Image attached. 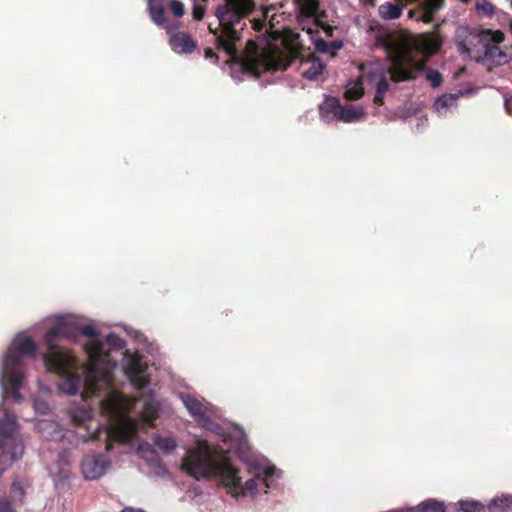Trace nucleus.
<instances>
[{
  "mask_svg": "<svg viewBox=\"0 0 512 512\" xmlns=\"http://www.w3.org/2000/svg\"><path fill=\"white\" fill-rule=\"evenodd\" d=\"M182 470L196 480L219 478L229 489L241 488L243 495L255 493L258 480L268 487L267 477L272 476V471L266 470V477L249 479L242 487L239 470L233 465L227 452L204 439L197 440L196 446L187 451L183 458Z\"/></svg>",
  "mask_w": 512,
  "mask_h": 512,
  "instance_id": "f257e3e1",
  "label": "nucleus"
},
{
  "mask_svg": "<svg viewBox=\"0 0 512 512\" xmlns=\"http://www.w3.org/2000/svg\"><path fill=\"white\" fill-rule=\"evenodd\" d=\"M79 331L90 338L84 345L89 358L88 375L85 379L86 393L101 396L103 392L107 395L101 401V410L108 416H115L122 410L124 401V396L113 388L112 370L116 367V362L104 350L103 343L98 340L99 333L93 326L82 325Z\"/></svg>",
  "mask_w": 512,
  "mask_h": 512,
  "instance_id": "f03ea898",
  "label": "nucleus"
},
{
  "mask_svg": "<svg viewBox=\"0 0 512 512\" xmlns=\"http://www.w3.org/2000/svg\"><path fill=\"white\" fill-rule=\"evenodd\" d=\"M440 44L437 37L428 33L414 37L408 34H391L385 37L382 45L390 59L388 73L391 79L394 82L411 79L413 71L421 70L424 65L422 60H414V52L431 55L439 49Z\"/></svg>",
  "mask_w": 512,
  "mask_h": 512,
  "instance_id": "7ed1b4c3",
  "label": "nucleus"
},
{
  "mask_svg": "<svg viewBox=\"0 0 512 512\" xmlns=\"http://www.w3.org/2000/svg\"><path fill=\"white\" fill-rule=\"evenodd\" d=\"M256 10V0H222L215 8L214 15L218 27L209 25L214 36V43L219 51L225 52L230 58L238 56V43L242 40V32L246 20Z\"/></svg>",
  "mask_w": 512,
  "mask_h": 512,
  "instance_id": "20e7f679",
  "label": "nucleus"
},
{
  "mask_svg": "<svg viewBox=\"0 0 512 512\" xmlns=\"http://www.w3.org/2000/svg\"><path fill=\"white\" fill-rule=\"evenodd\" d=\"M70 336V327L59 322L53 326L45 335V343L48 351L44 354V363L47 369L61 376L64 379L62 389L70 395L79 391L81 377L71 371L78 365V358L68 349L59 345L61 338Z\"/></svg>",
  "mask_w": 512,
  "mask_h": 512,
  "instance_id": "39448f33",
  "label": "nucleus"
},
{
  "mask_svg": "<svg viewBox=\"0 0 512 512\" xmlns=\"http://www.w3.org/2000/svg\"><path fill=\"white\" fill-rule=\"evenodd\" d=\"M284 49L264 54L261 62L266 71L286 70L297 60L300 61L301 75L307 80H318L325 67L324 63L311 52L305 51L294 41L284 40Z\"/></svg>",
  "mask_w": 512,
  "mask_h": 512,
  "instance_id": "423d86ee",
  "label": "nucleus"
},
{
  "mask_svg": "<svg viewBox=\"0 0 512 512\" xmlns=\"http://www.w3.org/2000/svg\"><path fill=\"white\" fill-rule=\"evenodd\" d=\"M493 40L491 30L479 32L467 27H459L456 30L455 42L458 51L464 55L479 54L483 51V45H488Z\"/></svg>",
  "mask_w": 512,
  "mask_h": 512,
  "instance_id": "0eeeda50",
  "label": "nucleus"
},
{
  "mask_svg": "<svg viewBox=\"0 0 512 512\" xmlns=\"http://www.w3.org/2000/svg\"><path fill=\"white\" fill-rule=\"evenodd\" d=\"M321 118L325 121L352 122V105H342L339 98L326 96L319 105Z\"/></svg>",
  "mask_w": 512,
  "mask_h": 512,
  "instance_id": "6e6552de",
  "label": "nucleus"
},
{
  "mask_svg": "<svg viewBox=\"0 0 512 512\" xmlns=\"http://www.w3.org/2000/svg\"><path fill=\"white\" fill-rule=\"evenodd\" d=\"M493 40L488 45H483L484 59L495 65H503L509 62L510 55L500 46L504 40V34L501 31H491Z\"/></svg>",
  "mask_w": 512,
  "mask_h": 512,
  "instance_id": "1a4fd4ad",
  "label": "nucleus"
},
{
  "mask_svg": "<svg viewBox=\"0 0 512 512\" xmlns=\"http://www.w3.org/2000/svg\"><path fill=\"white\" fill-rule=\"evenodd\" d=\"M138 432V425L135 420L128 416H122L119 421L112 426L106 435L121 443H128Z\"/></svg>",
  "mask_w": 512,
  "mask_h": 512,
  "instance_id": "9d476101",
  "label": "nucleus"
},
{
  "mask_svg": "<svg viewBox=\"0 0 512 512\" xmlns=\"http://www.w3.org/2000/svg\"><path fill=\"white\" fill-rule=\"evenodd\" d=\"M125 372L137 389H142L147 385L146 366L143 364L142 357L139 354L135 353L128 356Z\"/></svg>",
  "mask_w": 512,
  "mask_h": 512,
  "instance_id": "9b49d317",
  "label": "nucleus"
},
{
  "mask_svg": "<svg viewBox=\"0 0 512 512\" xmlns=\"http://www.w3.org/2000/svg\"><path fill=\"white\" fill-rule=\"evenodd\" d=\"M109 460L103 455L86 456L81 463V471L85 479L95 480L105 474Z\"/></svg>",
  "mask_w": 512,
  "mask_h": 512,
  "instance_id": "f8f14e48",
  "label": "nucleus"
},
{
  "mask_svg": "<svg viewBox=\"0 0 512 512\" xmlns=\"http://www.w3.org/2000/svg\"><path fill=\"white\" fill-rule=\"evenodd\" d=\"M171 28L169 34V45L171 49L178 54H191L197 48L196 41L191 35L184 31H173Z\"/></svg>",
  "mask_w": 512,
  "mask_h": 512,
  "instance_id": "ddd939ff",
  "label": "nucleus"
},
{
  "mask_svg": "<svg viewBox=\"0 0 512 512\" xmlns=\"http://www.w3.org/2000/svg\"><path fill=\"white\" fill-rule=\"evenodd\" d=\"M147 12L155 25L164 28L167 33L171 32V28L174 27V24L165 16L163 0H147Z\"/></svg>",
  "mask_w": 512,
  "mask_h": 512,
  "instance_id": "4468645a",
  "label": "nucleus"
},
{
  "mask_svg": "<svg viewBox=\"0 0 512 512\" xmlns=\"http://www.w3.org/2000/svg\"><path fill=\"white\" fill-rule=\"evenodd\" d=\"M367 80L376 84V95L374 101L382 103L383 95L388 91L389 84L387 82L386 74L384 71H370Z\"/></svg>",
  "mask_w": 512,
  "mask_h": 512,
  "instance_id": "2eb2a0df",
  "label": "nucleus"
},
{
  "mask_svg": "<svg viewBox=\"0 0 512 512\" xmlns=\"http://www.w3.org/2000/svg\"><path fill=\"white\" fill-rule=\"evenodd\" d=\"M182 400L189 413L197 421L202 422L208 419L206 415V408L204 407L200 400L191 395L183 396Z\"/></svg>",
  "mask_w": 512,
  "mask_h": 512,
  "instance_id": "dca6fc26",
  "label": "nucleus"
},
{
  "mask_svg": "<svg viewBox=\"0 0 512 512\" xmlns=\"http://www.w3.org/2000/svg\"><path fill=\"white\" fill-rule=\"evenodd\" d=\"M159 404L153 398L147 399L140 412L141 419L150 427L154 425L155 420L158 418Z\"/></svg>",
  "mask_w": 512,
  "mask_h": 512,
  "instance_id": "f3484780",
  "label": "nucleus"
},
{
  "mask_svg": "<svg viewBox=\"0 0 512 512\" xmlns=\"http://www.w3.org/2000/svg\"><path fill=\"white\" fill-rule=\"evenodd\" d=\"M16 425L15 418L8 414L0 420V448L5 446L7 440L12 439Z\"/></svg>",
  "mask_w": 512,
  "mask_h": 512,
  "instance_id": "a211bd4d",
  "label": "nucleus"
},
{
  "mask_svg": "<svg viewBox=\"0 0 512 512\" xmlns=\"http://www.w3.org/2000/svg\"><path fill=\"white\" fill-rule=\"evenodd\" d=\"M403 9V4L385 2L379 6L378 13L384 20H394L402 15Z\"/></svg>",
  "mask_w": 512,
  "mask_h": 512,
  "instance_id": "6ab92c4d",
  "label": "nucleus"
},
{
  "mask_svg": "<svg viewBox=\"0 0 512 512\" xmlns=\"http://www.w3.org/2000/svg\"><path fill=\"white\" fill-rule=\"evenodd\" d=\"M294 3L301 16L313 19L316 18L319 8L318 0H294Z\"/></svg>",
  "mask_w": 512,
  "mask_h": 512,
  "instance_id": "aec40b11",
  "label": "nucleus"
},
{
  "mask_svg": "<svg viewBox=\"0 0 512 512\" xmlns=\"http://www.w3.org/2000/svg\"><path fill=\"white\" fill-rule=\"evenodd\" d=\"M23 355L15 349L10 348L4 358L3 370H22Z\"/></svg>",
  "mask_w": 512,
  "mask_h": 512,
  "instance_id": "412c9836",
  "label": "nucleus"
},
{
  "mask_svg": "<svg viewBox=\"0 0 512 512\" xmlns=\"http://www.w3.org/2000/svg\"><path fill=\"white\" fill-rule=\"evenodd\" d=\"M271 10H272V7L266 8L263 11V17L262 18H252V19L249 20L251 25H252L253 30H255L256 32L262 31V29L265 27V23H266L267 20H268L269 28L271 30H273V28L275 27V22H276L277 15L273 14V15L270 16L269 12Z\"/></svg>",
  "mask_w": 512,
  "mask_h": 512,
  "instance_id": "4be33fe9",
  "label": "nucleus"
},
{
  "mask_svg": "<svg viewBox=\"0 0 512 512\" xmlns=\"http://www.w3.org/2000/svg\"><path fill=\"white\" fill-rule=\"evenodd\" d=\"M3 375L7 378L13 394L15 397H19V389L22 386L23 371L22 370H3Z\"/></svg>",
  "mask_w": 512,
  "mask_h": 512,
  "instance_id": "5701e85b",
  "label": "nucleus"
},
{
  "mask_svg": "<svg viewBox=\"0 0 512 512\" xmlns=\"http://www.w3.org/2000/svg\"><path fill=\"white\" fill-rule=\"evenodd\" d=\"M93 412L90 408L80 407L71 412V418L75 425L86 426L91 421Z\"/></svg>",
  "mask_w": 512,
  "mask_h": 512,
  "instance_id": "b1692460",
  "label": "nucleus"
},
{
  "mask_svg": "<svg viewBox=\"0 0 512 512\" xmlns=\"http://www.w3.org/2000/svg\"><path fill=\"white\" fill-rule=\"evenodd\" d=\"M154 445L157 446L165 454L171 453L177 447L176 440L172 436L162 437L157 435L154 438Z\"/></svg>",
  "mask_w": 512,
  "mask_h": 512,
  "instance_id": "393cba45",
  "label": "nucleus"
},
{
  "mask_svg": "<svg viewBox=\"0 0 512 512\" xmlns=\"http://www.w3.org/2000/svg\"><path fill=\"white\" fill-rule=\"evenodd\" d=\"M23 452V447H19V454L16 453V451L9 453L5 450L2 451L0 454V477L2 474L7 470V468L15 461L17 460Z\"/></svg>",
  "mask_w": 512,
  "mask_h": 512,
  "instance_id": "a878e982",
  "label": "nucleus"
},
{
  "mask_svg": "<svg viewBox=\"0 0 512 512\" xmlns=\"http://www.w3.org/2000/svg\"><path fill=\"white\" fill-rule=\"evenodd\" d=\"M14 349L23 356H33L36 351V344L33 339L26 337L21 339Z\"/></svg>",
  "mask_w": 512,
  "mask_h": 512,
  "instance_id": "bb28decb",
  "label": "nucleus"
},
{
  "mask_svg": "<svg viewBox=\"0 0 512 512\" xmlns=\"http://www.w3.org/2000/svg\"><path fill=\"white\" fill-rule=\"evenodd\" d=\"M512 505V496L503 495L501 497L494 498L489 504V508L495 512H505L506 508Z\"/></svg>",
  "mask_w": 512,
  "mask_h": 512,
  "instance_id": "cd10ccee",
  "label": "nucleus"
},
{
  "mask_svg": "<svg viewBox=\"0 0 512 512\" xmlns=\"http://www.w3.org/2000/svg\"><path fill=\"white\" fill-rule=\"evenodd\" d=\"M455 102L456 97L454 95H443L436 100L434 107L439 114H443L444 111L452 107Z\"/></svg>",
  "mask_w": 512,
  "mask_h": 512,
  "instance_id": "c85d7f7f",
  "label": "nucleus"
},
{
  "mask_svg": "<svg viewBox=\"0 0 512 512\" xmlns=\"http://www.w3.org/2000/svg\"><path fill=\"white\" fill-rule=\"evenodd\" d=\"M418 512H444L442 503L435 500H427L414 507Z\"/></svg>",
  "mask_w": 512,
  "mask_h": 512,
  "instance_id": "c756f323",
  "label": "nucleus"
},
{
  "mask_svg": "<svg viewBox=\"0 0 512 512\" xmlns=\"http://www.w3.org/2000/svg\"><path fill=\"white\" fill-rule=\"evenodd\" d=\"M11 497L14 501L23 503L25 497V490L18 480H14L10 488Z\"/></svg>",
  "mask_w": 512,
  "mask_h": 512,
  "instance_id": "7c9ffc66",
  "label": "nucleus"
},
{
  "mask_svg": "<svg viewBox=\"0 0 512 512\" xmlns=\"http://www.w3.org/2000/svg\"><path fill=\"white\" fill-rule=\"evenodd\" d=\"M459 509L463 512H477L481 504L475 500H461L458 502Z\"/></svg>",
  "mask_w": 512,
  "mask_h": 512,
  "instance_id": "2f4dec72",
  "label": "nucleus"
},
{
  "mask_svg": "<svg viewBox=\"0 0 512 512\" xmlns=\"http://www.w3.org/2000/svg\"><path fill=\"white\" fill-rule=\"evenodd\" d=\"M168 7L171 13L177 18L182 17L185 14L184 4L179 0H170Z\"/></svg>",
  "mask_w": 512,
  "mask_h": 512,
  "instance_id": "473e14b6",
  "label": "nucleus"
},
{
  "mask_svg": "<svg viewBox=\"0 0 512 512\" xmlns=\"http://www.w3.org/2000/svg\"><path fill=\"white\" fill-rule=\"evenodd\" d=\"M476 10L478 13H482L484 15H492L494 13V6L487 0H477L476 2Z\"/></svg>",
  "mask_w": 512,
  "mask_h": 512,
  "instance_id": "72a5a7b5",
  "label": "nucleus"
},
{
  "mask_svg": "<svg viewBox=\"0 0 512 512\" xmlns=\"http://www.w3.org/2000/svg\"><path fill=\"white\" fill-rule=\"evenodd\" d=\"M426 78L431 83L433 87H438L442 83V76L441 74L436 70H427L426 71Z\"/></svg>",
  "mask_w": 512,
  "mask_h": 512,
  "instance_id": "f704fd0d",
  "label": "nucleus"
},
{
  "mask_svg": "<svg viewBox=\"0 0 512 512\" xmlns=\"http://www.w3.org/2000/svg\"><path fill=\"white\" fill-rule=\"evenodd\" d=\"M106 342L117 349L122 348L124 346V341L115 334L107 335Z\"/></svg>",
  "mask_w": 512,
  "mask_h": 512,
  "instance_id": "c9c22d12",
  "label": "nucleus"
},
{
  "mask_svg": "<svg viewBox=\"0 0 512 512\" xmlns=\"http://www.w3.org/2000/svg\"><path fill=\"white\" fill-rule=\"evenodd\" d=\"M206 9L200 4H195L192 10V17L196 21H201L205 16Z\"/></svg>",
  "mask_w": 512,
  "mask_h": 512,
  "instance_id": "e433bc0d",
  "label": "nucleus"
},
{
  "mask_svg": "<svg viewBox=\"0 0 512 512\" xmlns=\"http://www.w3.org/2000/svg\"><path fill=\"white\" fill-rule=\"evenodd\" d=\"M0 512H16L10 501L5 497H0Z\"/></svg>",
  "mask_w": 512,
  "mask_h": 512,
  "instance_id": "4c0bfd02",
  "label": "nucleus"
},
{
  "mask_svg": "<svg viewBox=\"0 0 512 512\" xmlns=\"http://www.w3.org/2000/svg\"><path fill=\"white\" fill-rule=\"evenodd\" d=\"M316 49L322 53H330V45L329 42H326L323 39H319L315 43Z\"/></svg>",
  "mask_w": 512,
  "mask_h": 512,
  "instance_id": "58836bf2",
  "label": "nucleus"
},
{
  "mask_svg": "<svg viewBox=\"0 0 512 512\" xmlns=\"http://www.w3.org/2000/svg\"><path fill=\"white\" fill-rule=\"evenodd\" d=\"M364 80L365 78L361 77L359 81H354V100L360 98L363 95V90L360 87V84H362Z\"/></svg>",
  "mask_w": 512,
  "mask_h": 512,
  "instance_id": "ea45409f",
  "label": "nucleus"
},
{
  "mask_svg": "<svg viewBox=\"0 0 512 512\" xmlns=\"http://www.w3.org/2000/svg\"><path fill=\"white\" fill-rule=\"evenodd\" d=\"M204 57L206 59H209L211 60L213 63L217 64L218 63V60H219V57L218 55L215 53V51L208 47L204 50Z\"/></svg>",
  "mask_w": 512,
  "mask_h": 512,
  "instance_id": "a19ab883",
  "label": "nucleus"
},
{
  "mask_svg": "<svg viewBox=\"0 0 512 512\" xmlns=\"http://www.w3.org/2000/svg\"><path fill=\"white\" fill-rule=\"evenodd\" d=\"M351 83H352L351 80L347 81V85H346L345 92H344V97L348 101H352V87H350Z\"/></svg>",
  "mask_w": 512,
  "mask_h": 512,
  "instance_id": "79ce46f5",
  "label": "nucleus"
},
{
  "mask_svg": "<svg viewBox=\"0 0 512 512\" xmlns=\"http://www.w3.org/2000/svg\"><path fill=\"white\" fill-rule=\"evenodd\" d=\"M329 45H330V53H334V51H336L342 47V43L339 41L329 42Z\"/></svg>",
  "mask_w": 512,
  "mask_h": 512,
  "instance_id": "37998d69",
  "label": "nucleus"
},
{
  "mask_svg": "<svg viewBox=\"0 0 512 512\" xmlns=\"http://www.w3.org/2000/svg\"><path fill=\"white\" fill-rule=\"evenodd\" d=\"M364 115V111L362 108L354 107V120L362 118Z\"/></svg>",
  "mask_w": 512,
  "mask_h": 512,
  "instance_id": "c03bdc74",
  "label": "nucleus"
},
{
  "mask_svg": "<svg viewBox=\"0 0 512 512\" xmlns=\"http://www.w3.org/2000/svg\"><path fill=\"white\" fill-rule=\"evenodd\" d=\"M121 512H144V511H142L140 509H135V508H132V507H126Z\"/></svg>",
  "mask_w": 512,
  "mask_h": 512,
  "instance_id": "a18cd8bd",
  "label": "nucleus"
},
{
  "mask_svg": "<svg viewBox=\"0 0 512 512\" xmlns=\"http://www.w3.org/2000/svg\"><path fill=\"white\" fill-rule=\"evenodd\" d=\"M111 448H112V445L110 443H107L106 444V450L109 451V450H111Z\"/></svg>",
  "mask_w": 512,
  "mask_h": 512,
  "instance_id": "49530a36",
  "label": "nucleus"
},
{
  "mask_svg": "<svg viewBox=\"0 0 512 512\" xmlns=\"http://www.w3.org/2000/svg\"><path fill=\"white\" fill-rule=\"evenodd\" d=\"M413 16H414V12H413V11H409V13H408V17H409V18H412Z\"/></svg>",
  "mask_w": 512,
  "mask_h": 512,
  "instance_id": "de8ad7c7",
  "label": "nucleus"
},
{
  "mask_svg": "<svg viewBox=\"0 0 512 512\" xmlns=\"http://www.w3.org/2000/svg\"><path fill=\"white\" fill-rule=\"evenodd\" d=\"M368 3H369V4H371V5H373L374 0H369V2H368Z\"/></svg>",
  "mask_w": 512,
  "mask_h": 512,
  "instance_id": "09e8293b",
  "label": "nucleus"
}]
</instances>
